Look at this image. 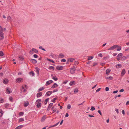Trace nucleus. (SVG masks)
<instances>
[{
	"mask_svg": "<svg viewBox=\"0 0 129 129\" xmlns=\"http://www.w3.org/2000/svg\"><path fill=\"white\" fill-rule=\"evenodd\" d=\"M42 94V93L41 92L38 93L37 94V98H39L41 96Z\"/></svg>",
	"mask_w": 129,
	"mask_h": 129,
	"instance_id": "obj_15",
	"label": "nucleus"
},
{
	"mask_svg": "<svg viewBox=\"0 0 129 129\" xmlns=\"http://www.w3.org/2000/svg\"><path fill=\"white\" fill-rule=\"evenodd\" d=\"M78 91V88H76L74 89V92L75 93H77Z\"/></svg>",
	"mask_w": 129,
	"mask_h": 129,
	"instance_id": "obj_22",
	"label": "nucleus"
},
{
	"mask_svg": "<svg viewBox=\"0 0 129 129\" xmlns=\"http://www.w3.org/2000/svg\"><path fill=\"white\" fill-rule=\"evenodd\" d=\"M53 67L52 66H50L48 68L50 70L52 69Z\"/></svg>",
	"mask_w": 129,
	"mask_h": 129,
	"instance_id": "obj_60",
	"label": "nucleus"
},
{
	"mask_svg": "<svg viewBox=\"0 0 129 129\" xmlns=\"http://www.w3.org/2000/svg\"><path fill=\"white\" fill-rule=\"evenodd\" d=\"M109 88L108 87H106V88H105V90L106 91H108L109 90Z\"/></svg>",
	"mask_w": 129,
	"mask_h": 129,
	"instance_id": "obj_48",
	"label": "nucleus"
},
{
	"mask_svg": "<svg viewBox=\"0 0 129 129\" xmlns=\"http://www.w3.org/2000/svg\"><path fill=\"white\" fill-rule=\"evenodd\" d=\"M19 58H20V59L21 61H22L24 59V58L22 56H19Z\"/></svg>",
	"mask_w": 129,
	"mask_h": 129,
	"instance_id": "obj_42",
	"label": "nucleus"
},
{
	"mask_svg": "<svg viewBox=\"0 0 129 129\" xmlns=\"http://www.w3.org/2000/svg\"><path fill=\"white\" fill-rule=\"evenodd\" d=\"M30 61L33 63H36L37 62V61L34 59H31L30 60Z\"/></svg>",
	"mask_w": 129,
	"mask_h": 129,
	"instance_id": "obj_11",
	"label": "nucleus"
},
{
	"mask_svg": "<svg viewBox=\"0 0 129 129\" xmlns=\"http://www.w3.org/2000/svg\"><path fill=\"white\" fill-rule=\"evenodd\" d=\"M33 51H32V50H30L29 51V53L31 54H33Z\"/></svg>",
	"mask_w": 129,
	"mask_h": 129,
	"instance_id": "obj_59",
	"label": "nucleus"
},
{
	"mask_svg": "<svg viewBox=\"0 0 129 129\" xmlns=\"http://www.w3.org/2000/svg\"><path fill=\"white\" fill-rule=\"evenodd\" d=\"M11 18V17L10 16H9L7 18V19L8 20H10Z\"/></svg>",
	"mask_w": 129,
	"mask_h": 129,
	"instance_id": "obj_54",
	"label": "nucleus"
},
{
	"mask_svg": "<svg viewBox=\"0 0 129 129\" xmlns=\"http://www.w3.org/2000/svg\"><path fill=\"white\" fill-rule=\"evenodd\" d=\"M46 118L47 117L46 115L43 116L42 118L41 121H44Z\"/></svg>",
	"mask_w": 129,
	"mask_h": 129,
	"instance_id": "obj_17",
	"label": "nucleus"
},
{
	"mask_svg": "<svg viewBox=\"0 0 129 129\" xmlns=\"http://www.w3.org/2000/svg\"><path fill=\"white\" fill-rule=\"evenodd\" d=\"M55 81H57L58 80V78L55 77H53L52 78Z\"/></svg>",
	"mask_w": 129,
	"mask_h": 129,
	"instance_id": "obj_37",
	"label": "nucleus"
},
{
	"mask_svg": "<svg viewBox=\"0 0 129 129\" xmlns=\"http://www.w3.org/2000/svg\"><path fill=\"white\" fill-rule=\"evenodd\" d=\"M35 69L36 70V72L37 73L38 75L39 74V71L40 70V69H39V68L37 67H36L35 68Z\"/></svg>",
	"mask_w": 129,
	"mask_h": 129,
	"instance_id": "obj_16",
	"label": "nucleus"
},
{
	"mask_svg": "<svg viewBox=\"0 0 129 129\" xmlns=\"http://www.w3.org/2000/svg\"><path fill=\"white\" fill-rule=\"evenodd\" d=\"M126 73L125 70L124 69H123L121 71V76H123Z\"/></svg>",
	"mask_w": 129,
	"mask_h": 129,
	"instance_id": "obj_7",
	"label": "nucleus"
},
{
	"mask_svg": "<svg viewBox=\"0 0 129 129\" xmlns=\"http://www.w3.org/2000/svg\"><path fill=\"white\" fill-rule=\"evenodd\" d=\"M75 59L74 58H70L68 59L69 61L71 62H72L73 61V60Z\"/></svg>",
	"mask_w": 129,
	"mask_h": 129,
	"instance_id": "obj_35",
	"label": "nucleus"
},
{
	"mask_svg": "<svg viewBox=\"0 0 129 129\" xmlns=\"http://www.w3.org/2000/svg\"><path fill=\"white\" fill-rule=\"evenodd\" d=\"M95 110V108L93 106L91 107V109L90 110H91L92 111H93Z\"/></svg>",
	"mask_w": 129,
	"mask_h": 129,
	"instance_id": "obj_39",
	"label": "nucleus"
},
{
	"mask_svg": "<svg viewBox=\"0 0 129 129\" xmlns=\"http://www.w3.org/2000/svg\"><path fill=\"white\" fill-rule=\"evenodd\" d=\"M78 62L77 61H76L74 62V64L75 65H77L78 64Z\"/></svg>",
	"mask_w": 129,
	"mask_h": 129,
	"instance_id": "obj_49",
	"label": "nucleus"
},
{
	"mask_svg": "<svg viewBox=\"0 0 129 129\" xmlns=\"http://www.w3.org/2000/svg\"><path fill=\"white\" fill-rule=\"evenodd\" d=\"M123 56V54L121 53L117 55V57L119 58H121Z\"/></svg>",
	"mask_w": 129,
	"mask_h": 129,
	"instance_id": "obj_18",
	"label": "nucleus"
},
{
	"mask_svg": "<svg viewBox=\"0 0 129 129\" xmlns=\"http://www.w3.org/2000/svg\"><path fill=\"white\" fill-rule=\"evenodd\" d=\"M8 80L7 79H4L3 80V83L5 84H7L8 83Z\"/></svg>",
	"mask_w": 129,
	"mask_h": 129,
	"instance_id": "obj_9",
	"label": "nucleus"
},
{
	"mask_svg": "<svg viewBox=\"0 0 129 129\" xmlns=\"http://www.w3.org/2000/svg\"><path fill=\"white\" fill-rule=\"evenodd\" d=\"M6 30V29L5 28H3L1 27L0 31V32L2 31L3 32V31H5Z\"/></svg>",
	"mask_w": 129,
	"mask_h": 129,
	"instance_id": "obj_28",
	"label": "nucleus"
},
{
	"mask_svg": "<svg viewBox=\"0 0 129 129\" xmlns=\"http://www.w3.org/2000/svg\"><path fill=\"white\" fill-rule=\"evenodd\" d=\"M118 90H116L113 91V93H117L118 92Z\"/></svg>",
	"mask_w": 129,
	"mask_h": 129,
	"instance_id": "obj_63",
	"label": "nucleus"
},
{
	"mask_svg": "<svg viewBox=\"0 0 129 129\" xmlns=\"http://www.w3.org/2000/svg\"><path fill=\"white\" fill-rule=\"evenodd\" d=\"M75 70L76 68L75 67L73 66L72 68H71L70 71V73L72 74H74L75 72Z\"/></svg>",
	"mask_w": 129,
	"mask_h": 129,
	"instance_id": "obj_1",
	"label": "nucleus"
},
{
	"mask_svg": "<svg viewBox=\"0 0 129 129\" xmlns=\"http://www.w3.org/2000/svg\"><path fill=\"white\" fill-rule=\"evenodd\" d=\"M101 89V88H99L97 90H96V92H98Z\"/></svg>",
	"mask_w": 129,
	"mask_h": 129,
	"instance_id": "obj_61",
	"label": "nucleus"
},
{
	"mask_svg": "<svg viewBox=\"0 0 129 129\" xmlns=\"http://www.w3.org/2000/svg\"><path fill=\"white\" fill-rule=\"evenodd\" d=\"M66 61V60L65 59H62L61 60V61L62 62H65Z\"/></svg>",
	"mask_w": 129,
	"mask_h": 129,
	"instance_id": "obj_56",
	"label": "nucleus"
},
{
	"mask_svg": "<svg viewBox=\"0 0 129 129\" xmlns=\"http://www.w3.org/2000/svg\"><path fill=\"white\" fill-rule=\"evenodd\" d=\"M23 127V125H21L16 127L17 129H20Z\"/></svg>",
	"mask_w": 129,
	"mask_h": 129,
	"instance_id": "obj_21",
	"label": "nucleus"
},
{
	"mask_svg": "<svg viewBox=\"0 0 129 129\" xmlns=\"http://www.w3.org/2000/svg\"><path fill=\"white\" fill-rule=\"evenodd\" d=\"M122 114L124 115H125V111L124 110H122Z\"/></svg>",
	"mask_w": 129,
	"mask_h": 129,
	"instance_id": "obj_55",
	"label": "nucleus"
},
{
	"mask_svg": "<svg viewBox=\"0 0 129 129\" xmlns=\"http://www.w3.org/2000/svg\"><path fill=\"white\" fill-rule=\"evenodd\" d=\"M58 91V89H54L52 92H56L57 91Z\"/></svg>",
	"mask_w": 129,
	"mask_h": 129,
	"instance_id": "obj_52",
	"label": "nucleus"
},
{
	"mask_svg": "<svg viewBox=\"0 0 129 129\" xmlns=\"http://www.w3.org/2000/svg\"><path fill=\"white\" fill-rule=\"evenodd\" d=\"M41 99H38L36 101V103H39V102H41Z\"/></svg>",
	"mask_w": 129,
	"mask_h": 129,
	"instance_id": "obj_33",
	"label": "nucleus"
},
{
	"mask_svg": "<svg viewBox=\"0 0 129 129\" xmlns=\"http://www.w3.org/2000/svg\"><path fill=\"white\" fill-rule=\"evenodd\" d=\"M52 110L53 111L52 112V114L54 113L56 111V108H55V109Z\"/></svg>",
	"mask_w": 129,
	"mask_h": 129,
	"instance_id": "obj_53",
	"label": "nucleus"
},
{
	"mask_svg": "<svg viewBox=\"0 0 129 129\" xmlns=\"http://www.w3.org/2000/svg\"><path fill=\"white\" fill-rule=\"evenodd\" d=\"M68 81H67V80H66V81H64L63 82V83L64 84H66V83H67V82H68Z\"/></svg>",
	"mask_w": 129,
	"mask_h": 129,
	"instance_id": "obj_64",
	"label": "nucleus"
},
{
	"mask_svg": "<svg viewBox=\"0 0 129 129\" xmlns=\"http://www.w3.org/2000/svg\"><path fill=\"white\" fill-rule=\"evenodd\" d=\"M58 86V85L56 83H55L53 85L51 86V88H54L57 87Z\"/></svg>",
	"mask_w": 129,
	"mask_h": 129,
	"instance_id": "obj_13",
	"label": "nucleus"
},
{
	"mask_svg": "<svg viewBox=\"0 0 129 129\" xmlns=\"http://www.w3.org/2000/svg\"><path fill=\"white\" fill-rule=\"evenodd\" d=\"M49 98H47L45 100V101L44 103L45 105H46L47 104V103L48 101V100H49Z\"/></svg>",
	"mask_w": 129,
	"mask_h": 129,
	"instance_id": "obj_31",
	"label": "nucleus"
},
{
	"mask_svg": "<svg viewBox=\"0 0 129 129\" xmlns=\"http://www.w3.org/2000/svg\"><path fill=\"white\" fill-rule=\"evenodd\" d=\"M9 104L7 103L5 104V107L6 108H7L9 106Z\"/></svg>",
	"mask_w": 129,
	"mask_h": 129,
	"instance_id": "obj_45",
	"label": "nucleus"
},
{
	"mask_svg": "<svg viewBox=\"0 0 129 129\" xmlns=\"http://www.w3.org/2000/svg\"><path fill=\"white\" fill-rule=\"evenodd\" d=\"M45 88L44 87H42V88L39 89L38 91V92H40L42 91V90H44Z\"/></svg>",
	"mask_w": 129,
	"mask_h": 129,
	"instance_id": "obj_26",
	"label": "nucleus"
},
{
	"mask_svg": "<svg viewBox=\"0 0 129 129\" xmlns=\"http://www.w3.org/2000/svg\"><path fill=\"white\" fill-rule=\"evenodd\" d=\"M56 69L58 71L61 70H63V67L62 66H57Z\"/></svg>",
	"mask_w": 129,
	"mask_h": 129,
	"instance_id": "obj_4",
	"label": "nucleus"
},
{
	"mask_svg": "<svg viewBox=\"0 0 129 129\" xmlns=\"http://www.w3.org/2000/svg\"><path fill=\"white\" fill-rule=\"evenodd\" d=\"M53 104L52 103H50L49 105L48 106L47 108V110L48 111H49V110H50L51 107L53 105Z\"/></svg>",
	"mask_w": 129,
	"mask_h": 129,
	"instance_id": "obj_6",
	"label": "nucleus"
},
{
	"mask_svg": "<svg viewBox=\"0 0 129 129\" xmlns=\"http://www.w3.org/2000/svg\"><path fill=\"white\" fill-rule=\"evenodd\" d=\"M64 57V55L62 54H60L58 56V57L60 58H62Z\"/></svg>",
	"mask_w": 129,
	"mask_h": 129,
	"instance_id": "obj_23",
	"label": "nucleus"
},
{
	"mask_svg": "<svg viewBox=\"0 0 129 129\" xmlns=\"http://www.w3.org/2000/svg\"><path fill=\"white\" fill-rule=\"evenodd\" d=\"M24 120V119L23 118H20L19 120V122H20L22 121H23Z\"/></svg>",
	"mask_w": 129,
	"mask_h": 129,
	"instance_id": "obj_34",
	"label": "nucleus"
},
{
	"mask_svg": "<svg viewBox=\"0 0 129 129\" xmlns=\"http://www.w3.org/2000/svg\"><path fill=\"white\" fill-rule=\"evenodd\" d=\"M98 64L97 63H93V67L97 65Z\"/></svg>",
	"mask_w": 129,
	"mask_h": 129,
	"instance_id": "obj_62",
	"label": "nucleus"
},
{
	"mask_svg": "<svg viewBox=\"0 0 129 129\" xmlns=\"http://www.w3.org/2000/svg\"><path fill=\"white\" fill-rule=\"evenodd\" d=\"M118 47V48L117 49V51H119L121 49V47L120 46H119V47Z\"/></svg>",
	"mask_w": 129,
	"mask_h": 129,
	"instance_id": "obj_41",
	"label": "nucleus"
},
{
	"mask_svg": "<svg viewBox=\"0 0 129 129\" xmlns=\"http://www.w3.org/2000/svg\"><path fill=\"white\" fill-rule=\"evenodd\" d=\"M33 57L35 58H38V55L36 54H34L33 55Z\"/></svg>",
	"mask_w": 129,
	"mask_h": 129,
	"instance_id": "obj_44",
	"label": "nucleus"
},
{
	"mask_svg": "<svg viewBox=\"0 0 129 129\" xmlns=\"http://www.w3.org/2000/svg\"><path fill=\"white\" fill-rule=\"evenodd\" d=\"M23 79L21 78H18L16 79V82L17 83H19L20 82H22L23 81Z\"/></svg>",
	"mask_w": 129,
	"mask_h": 129,
	"instance_id": "obj_2",
	"label": "nucleus"
},
{
	"mask_svg": "<svg viewBox=\"0 0 129 129\" xmlns=\"http://www.w3.org/2000/svg\"><path fill=\"white\" fill-rule=\"evenodd\" d=\"M75 81H71L69 83V85L70 86H72L74 85L75 84Z\"/></svg>",
	"mask_w": 129,
	"mask_h": 129,
	"instance_id": "obj_14",
	"label": "nucleus"
},
{
	"mask_svg": "<svg viewBox=\"0 0 129 129\" xmlns=\"http://www.w3.org/2000/svg\"><path fill=\"white\" fill-rule=\"evenodd\" d=\"M98 112L101 116L102 115V113L100 110H98Z\"/></svg>",
	"mask_w": 129,
	"mask_h": 129,
	"instance_id": "obj_50",
	"label": "nucleus"
},
{
	"mask_svg": "<svg viewBox=\"0 0 129 129\" xmlns=\"http://www.w3.org/2000/svg\"><path fill=\"white\" fill-rule=\"evenodd\" d=\"M98 56H99L101 57H102L103 56L102 54L101 53L99 54H98Z\"/></svg>",
	"mask_w": 129,
	"mask_h": 129,
	"instance_id": "obj_57",
	"label": "nucleus"
},
{
	"mask_svg": "<svg viewBox=\"0 0 129 129\" xmlns=\"http://www.w3.org/2000/svg\"><path fill=\"white\" fill-rule=\"evenodd\" d=\"M119 47V46L117 45H114L112 47H111L110 48H109L108 49L109 50H113L116 47Z\"/></svg>",
	"mask_w": 129,
	"mask_h": 129,
	"instance_id": "obj_3",
	"label": "nucleus"
},
{
	"mask_svg": "<svg viewBox=\"0 0 129 129\" xmlns=\"http://www.w3.org/2000/svg\"><path fill=\"white\" fill-rule=\"evenodd\" d=\"M50 82L49 81H47L46 82V85H49L50 83Z\"/></svg>",
	"mask_w": 129,
	"mask_h": 129,
	"instance_id": "obj_43",
	"label": "nucleus"
},
{
	"mask_svg": "<svg viewBox=\"0 0 129 129\" xmlns=\"http://www.w3.org/2000/svg\"><path fill=\"white\" fill-rule=\"evenodd\" d=\"M12 100H13V98H12V97H11V96L10 97V98H9V100H10V101L12 102Z\"/></svg>",
	"mask_w": 129,
	"mask_h": 129,
	"instance_id": "obj_58",
	"label": "nucleus"
},
{
	"mask_svg": "<svg viewBox=\"0 0 129 129\" xmlns=\"http://www.w3.org/2000/svg\"><path fill=\"white\" fill-rule=\"evenodd\" d=\"M4 100L3 99H1L0 98V103H3L4 102Z\"/></svg>",
	"mask_w": 129,
	"mask_h": 129,
	"instance_id": "obj_46",
	"label": "nucleus"
},
{
	"mask_svg": "<svg viewBox=\"0 0 129 129\" xmlns=\"http://www.w3.org/2000/svg\"><path fill=\"white\" fill-rule=\"evenodd\" d=\"M3 114V112L2 110H0V117H1Z\"/></svg>",
	"mask_w": 129,
	"mask_h": 129,
	"instance_id": "obj_29",
	"label": "nucleus"
},
{
	"mask_svg": "<svg viewBox=\"0 0 129 129\" xmlns=\"http://www.w3.org/2000/svg\"><path fill=\"white\" fill-rule=\"evenodd\" d=\"M57 99V98H54L53 99L51 100V102H53L54 103H55V101Z\"/></svg>",
	"mask_w": 129,
	"mask_h": 129,
	"instance_id": "obj_30",
	"label": "nucleus"
},
{
	"mask_svg": "<svg viewBox=\"0 0 129 129\" xmlns=\"http://www.w3.org/2000/svg\"><path fill=\"white\" fill-rule=\"evenodd\" d=\"M71 106L70 104H68L67 105V109H70L71 108Z\"/></svg>",
	"mask_w": 129,
	"mask_h": 129,
	"instance_id": "obj_47",
	"label": "nucleus"
},
{
	"mask_svg": "<svg viewBox=\"0 0 129 129\" xmlns=\"http://www.w3.org/2000/svg\"><path fill=\"white\" fill-rule=\"evenodd\" d=\"M38 104L36 105V106L38 108H40L41 106V103H37Z\"/></svg>",
	"mask_w": 129,
	"mask_h": 129,
	"instance_id": "obj_27",
	"label": "nucleus"
},
{
	"mask_svg": "<svg viewBox=\"0 0 129 129\" xmlns=\"http://www.w3.org/2000/svg\"><path fill=\"white\" fill-rule=\"evenodd\" d=\"M93 57V56H88L87 59L88 60H90L92 59Z\"/></svg>",
	"mask_w": 129,
	"mask_h": 129,
	"instance_id": "obj_32",
	"label": "nucleus"
},
{
	"mask_svg": "<svg viewBox=\"0 0 129 129\" xmlns=\"http://www.w3.org/2000/svg\"><path fill=\"white\" fill-rule=\"evenodd\" d=\"M50 56L52 58H54V54L53 53H51L50 54Z\"/></svg>",
	"mask_w": 129,
	"mask_h": 129,
	"instance_id": "obj_51",
	"label": "nucleus"
},
{
	"mask_svg": "<svg viewBox=\"0 0 129 129\" xmlns=\"http://www.w3.org/2000/svg\"><path fill=\"white\" fill-rule=\"evenodd\" d=\"M24 114V112H20L19 113V115L20 116H22Z\"/></svg>",
	"mask_w": 129,
	"mask_h": 129,
	"instance_id": "obj_40",
	"label": "nucleus"
},
{
	"mask_svg": "<svg viewBox=\"0 0 129 129\" xmlns=\"http://www.w3.org/2000/svg\"><path fill=\"white\" fill-rule=\"evenodd\" d=\"M29 103L28 101H26L23 104L24 106L25 107H27L29 104Z\"/></svg>",
	"mask_w": 129,
	"mask_h": 129,
	"instance_id": "obj_12",
	"label": "nucleus"
},
{
	"mask_svg": "<svg viewBox=\"0 0 129 129\" xmlns=\"http://www.w3.org/2000/svg\"><path fill=\"white\" fill-rule=\"evenodd\" d=\"M11 89L10 88H7L6 91L7 92L8 94L11 93L12 92L11 90H10Z\"/></svg>",
	"mask_w": 129,
	"mask_h": 129,
	"instance_id": "obj_8",
	"label": "nucleus"
},
{
	"mask_svg": "<svg viewBox=\"0 0 129 129\" xmlns=\"http://www.w3.org/2000/svg\"><path fill=\"white\" fill-rule=\"evenodd\" d=\"M4 55V53L2 51H0V56H3Z\"/></svg>",
	"mask_w": 129,
	"mask_h": 129,
	"instance_id": "obj_36",
	"label": "nucleus"
},
{
	"mask_svg": "<svg viewBox=\"0 0 129 129\" xmlns=\"http://www.w3.org/2000/svg\"><path fill=\"white\" fill-rule=\"evenodd\" d=\"M29 74L30 75H31L32 76H33L35 75V73L33 71H31L29 72Z\"/></svg>",
	"mask_w": 129,
	"mask_h": 129,
	"instance_id": "obj_25",
	"label": "nucleus"
},
{
	"mask_svg": "<svg viewBox=\"0 0 129 129\" xmlns=\"http://www.w3.org/2000/svg\"><path fill=\"white\" fill-rule=\"evenodd\" d=\"M32 51H34V52L35 53H37L38 52V50L37 49H36L35 48H32Z\"/></svg>",
	"mask_w": 129,
	"mask_h": 129,
	"instance_id": "obj_19",
	"label": "nucleus"
},
{
	"mask_svg": "<svg viewBox=\"0 0 129 129\" xmlns=\"http://www.w3.org/2000/svg\"><path fill=\"white\" fill-rule=\"evenodd\" d=\"M111 71V70L110 69H107L106 70V74H109Z\"/></svg>",
	"mask_w": 129,
	"mask_h": 129,
	"instance_id": "obj_20",
	"label": "nucleus"
},
{
	"mask_svg": "<svg viewBox=\"0 0 129 129\" xmlns=\"http://www.w3.org/2000/svg\"><path fill=\"white\" fill-rule=\"evenodd\" d=\"M125 57H124V56H123V57H122L120 58V60H121L122 61H123L124 60H125Z\"/></svg>",
	"mask_w": 129,
	"mask_h": 129,
	"instance_id": "obj_38",
	"label": "nucleus"
},
{
	"mask_svg": "<svg viewBox=\"0 0 129 129\" xmlns=\"http://www.w3.org/2000/svg\"><path fill=\"white\" fill-rule=\"evenodd\" d=\"M52 92L50 91H49L47 92L45 94V95L46 96H49L52 94Z\"/></svg>",
	"mask_w": 129,
	"mask_h": 129,
	"instance_id": "obj_5",
	"label": "nucleus"
},
{
	"mask_svg": "<svg viewBox=\"0 0 129 129\" xmlns=\"http://www.w3.org/2000/svg\"><path fill=\"white\" fill-rule=\"evenodd\" d=\"M106 79H110V80H112L113 79V77L111 76L106 77Z\"/></svg>",
	"mask_w": 129,
	"mask_h": 129,
	"instance_id": "obj_24",
	"label": "nucleus"
},
{
	"mask_svg": "<svg viewBox=\"0 0 129 129\" xmlns=\"http://www.w3.org/2000/svg\"><path fill=\"white\" fill-rule=\"evenodd\" d=\"M115 67L117 69H119L121 68L122 66L121 64H118L116 65Z\"/></svg>",
	"mask_w": 129,
	"mask_h": 129,
	"instance_id": "obj_10",
	"label": "nucleus"
}]
</instances>
